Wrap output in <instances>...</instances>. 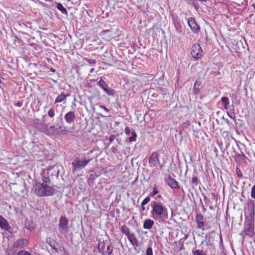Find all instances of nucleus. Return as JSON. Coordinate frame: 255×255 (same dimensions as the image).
I'll list each match as a JSON object with an SVG mask.
<instances>
[{
    "mask_svg": "<svg viewBox=\"0 0 255 255\" xmlns=\"http://www.w3.org/2000/svg\"><path fill=\"white\" fill-rule=\"evenodd\" d=\"M248 209L245 211V224L244 228L245 234L250 237L255 235L254 222L255 205L253 201L250 200L247 204Z\"/></svg>",
    "mask_w": 255,
    "mask_h": 255,
    "instance_id": "1",
    "label": "nucleus"
},
{
    "mask_svg": "<svg viewBox=\"0 0 255 255\" xmlns=\"http://www.w3.org/2000/svg\"><path fill=\"white\" fill-rule=\"evenodd\" d=\"M151 208L150 216L155 221L162 223L168 219V209L162 203L153 202Z\"/></svg>",
    "mask_w": 255,
    "mask_h": 255,
    "instance_id": "2",
    "label": "nucleus"
},
{
    "mask_svg": "<svg viewBox=\"0 0 255 255\" xmlns=\"http://www.w3.org/2000/svg\"><path fill=\"white\" fill-rule=\"evenodd\" d=\"M34 193L39 197L51 196L54 194L55 189L44 184L37 183L33 187Z\"/></svg>",
    "mask_w": 255,
    "mask_h": 255,
    "instance_id": "3",
    "label": "nucleus"
},
{
    "mask_svg": "<svg viewBox=\"0 0 255 255\" xmlns=\"http://www.w3.org/2000/svg\"><path fill=\"white\" fill-rule=\"evenodd\" d=\"M91 161V159L85 157L84 158L80 157L75 158L72 162V171L73 173L80 171L84 168Z\"/></svg>",
    "mask_w": 255,
    "mask_h": 255,
    "instance_id": "4",
    "label": "nucleus"
},
{
    "mask_svg": "<svg viewBox=\"0 0 255 255\" xmlns=\"http://www.w3.org/2000/svg\"><path fill=\"white\" fill-rule=\"evenodd\" d=\"M113 248L109 241H99L98 243V250L102 255H112Z\"/></svg>",
    "mask_w": 255,
    "mask_h": 255,
    "instance_id": "5",
    "label": "nucleus"
},
{
    "mask_svg": "<svg viewBox=\"0 0 255 255\" xmlns=\"http://www.w3.org/2000/svg\"><path fill=\"white\" fill-rule=\"evenodd\" d=\"M206 247L208 248L205 249L204 246H202V249H195L192 250L193 255H208V250L211 251L210 255H212L215 253V248L211 243H206Z\"/></svg>",
    "mask_w": 255,
    "mask_h": 255,
    "instance_id": "6",
    "label": "nucleus"
},
{
    "mask_svg": "<svg viewBox=\"0 0 255 255\" xmlns=\"http://www.w3.org/2000/svg\"><path fill=\"white\" fill-rule=\"evenodd\" d=\"M190 54L194 60H198L202 57L203 56V51L199 44L195 43L192 45Z\"/></svg>",
    "mask_w": 255,
    "mask_h": 255,
    "instance_id": "7",
    "label": "nucleus"
},
{
    "mask_svg": "<svg viewBox=\"0 0 255 255\" xmlns=\"http://www.w3.org/2000/svg\"><path fill=\"white\" fill-rule=\"evenodd\" d=\"M68 220L65 216H61L59 219L58 229L59 232L62 234H67L68 232Z\"/></svg>",
    "mask_w": 255,
    "mask_h": 255,
    "instance_id": "8",
    "label": "nucleus"
},
{
    "mask_svg": "<svg viewBox=\"0 0 255 255\" xmlns=\"http://www.w3.org/2000/svg\"><path fill=\"white\" fill-rule=\"evenodd\" d=\"M97 85L101 88L109 96H114L115 91L109 88L107 84L102 78L98 82Z\"/></svg>",
    "mask_w": 255,
    "mask_h": 255,
    "instance_id": "9",
    "label": "nucleus"
},
{
    "mask_svg": "<svg viewBox=\"0 0 255 255\" xmlns=\"http://www.w3.org/2000/svg\"><path fill=\"white\" fill-rule=\"evenodd\" d=\"M149 163L151 167H157L160 165L159 154L155 152H153L149 158Z\"/></svg>",
    "mask_w": 255,
    "mask_h": 255,
    "instance_id": "10",
    "label": "nucleus"
},
{
    "mask_svg": "<svg viewBox=\"0 0 255 255\" xmlns=\"http://www.w3.org/2000/svg\"><path fill=\"white\" fill-rule=\"evenodd\" d=\"M196 222L198 229L204 230L207 225L204 222V216L201 214H198L196 216Z\"/></svg>",
    "mask_w": 255,
    "mask_h": 255,
    "instance_id": "11",
    "label": "nucleus"
},
{
    "mask_svg": "<svg viewBox=\"0 0 255 255\" xmlns=\"http://www.w3.org/2000/svg\"><path fill=\"white\" fill-rule=\"evenodd\" d=\"M165 182L172 189L179 188L178 182L170 176H168L165 178Z\"/></svg>",
    "mask_w": 255,
    "mask_h": 255,
    "instance_id": "12",
    "label": "nucleus"
},
{
    "mask_svg": "<svg viewBox=\"0 0 255 255\" xmlns=\"http://www.w3.org/2000/svg\"><path fill=\"white\" fill-rule=\"evenodd\" d=\"M188 25L194 33H198L200 31V28L194 18L191 17L188 20Z\"/></svg>",
    "mask_w": 255,
    "mask_h": 255,
    "instance_id": "13",
    "label": "nucleus"
},
{
    "mask_svg": "<svg viewBox=\"0 0 255 255\" xmlns=\"http://www.w3.org/2000/svg\"><path fill=\"white\" fill-rule=\"evenodd\" d=\"M0 228L8 232L11 229L7 220L1 215H0Z\"/></svg>",
    "mask_w": 255,
    "mask_h": 255,
    "instance_id": "14",
    "label": "nucleus"
},
{
    "mask_svg": "<svg viewBox=\"0 0 255 255\" xmlns=\"http://www.w3.org/2000/svg\"><path fill=\"white\" fill-rule=\"evenodd\" d=\"M62 115H60V117H58L59 121L56 123V126H52L50 127L49 129L52 130V133H57L58 131V130L64 125L63 121L62 119Z\"/></svg>",
    "mask_w": 255,
    "mask_h": 255,
    "instance_id": "15",
    "label": "nucleus"
},
{
    "mask_svg": "<svg viewBox=\"0 0 255 255\" xmlns=\"http://www.w3.org/2000/svg\"><path fill=\"white\" fill-rule=\"evenodd\" d=\"M28 245V241L26 239H19L16 241L13 246L14 249H23Z\"/></svg>",
    "mask_w": 255,
    "mask_h": 255,
    "instance_id": "16",
    "label": "nucleus"
},
{
    "mask_svg": "<svg viewBox=\"0 0 255 255\" xmlns=\"http://www.w3.org/2000/svg\"><path fill=\"white\" fill-rule=\"evenodd\" d=\"M64 119L66 122L68 124H71L74 122L76 119L75 112L73 111H70L66 113L64 116Z\"/></svg>",
    "mask_w": 255,
    "mask_h": 255,
    "instance_id": "17",
    "label": "nucleus"
},
{
    "mask_svg": "<svg viewBox=\"0 0 255 255\" xmlns=\"http://www.w3.org/2000/svg\"><path fill=\"white\" fill-rule=\"evenodd\" d=\"M128 240L133 246H137L138 242L133 233H130L127 236Z\"/></svg>",
    "mask_w": 255,
    "mask_h": 255,
    "instance_id": "18",
    "label": "nucleus"
},
{
    "mask_svg": "<svg viewBox=\"0 0 255 255\" xmlns=\"http://www.w3.org/2000/svg\"><path fill=\"white\" fill-rule=\"evenodd\" d=\"M69 94H65L63 92L61 93L55 100V103H59L63 102L64 103L66 102L67 97Z\"/></svg>",
    "mask_w": 255,
    "mask_h": 255,
    "instance_id": "19",
    "label": "nucleus"
},
{
    "mask_svg": "<svg viewBox=\"0 0 255 255\" xmlns=\"http://www.w3.org/2000/svg\"><path fill=\"white\" fill-rule=\"evenodd\" d=\"M153 221L150 219H147L144 221L143 227L145 229H150L153 225Z\"/></svg>",
    "mask_w": 255,
    "mask_h": 255,
    "instance_id": "20",
    "label": "nucleus"
},
{
    "mask_svg": "<svg viewBox=\"0 0 255 255\" xmlns=\"http://www.w3.org/2000/svg\"><path fill=\"white\" fill-rule=\"evenodd\" d=\"M200 82L198 81H196L194 85L193 93L195 95H198L200 92Z\"/></svg>",
    "mask_w": 255,
    "mask_h": 255,
    "instance_id": "21",
    "label": "nucleus"
},
{
    "mask_svg": "<svg viewBox=\"0 0 255 255\" xmlns=\"http://www.w3.org/2000/svg\"><path fill=\"white\" fill-rule=\"evenodd\" d=\"M221 101L224 105V108L225 110H228V105L230 103L229 99L228 97H222Z\"/></svg>",
    "mask_w": 255,
    "mask_h": 255,
    "instance_id": "22",
    "label": "nucleus"
},
{
    "mask_svg": "<svg viewBox=\"0 0 255 255\" xmlns=\"http://www.w3.org/2000/svg\"><path fill=\"white\" fill-rule=\"evenodd\" d=\"M57 8L60 10L63 14H67L66 9L64 7L61 3H58L56 5Z\"/></svg>",
    "mask_w": 255,
    "mask_h": 255,
    "instance_id": "23",
    "label": "nucleus"
},
{
    "mask_svg": "<svg viewBox=\"0 0 255 255\" xmlns=\"http://www.w3.org/2000/svg\"><path fill=\"white\" fill-rule=\"evenodd\" d=\"M185 1L188 4L193 5L196 9H198L199 5L196 2L195 0H185Z\"/></svg>",
    "mask_w": 255,
    "mask_h": 255,
    "instance_id": "24",
    "label": "nucleus"
},
{
    "mask_svg": "<svg viewBox=\"0 0 255 255\" xmlns=\"http://www.w3.org/2000/svg\"><path fill=\"white\" fill-rule=\"evenodd\" d=\"M58 131H60L61 133L62 134H67L70 132L68 128L64 126V125L62 126V127L58 130Z\"/></svg>",
    "mask_w": 255,
    "mask_h": 255,
    "instance_id": "25",
    "label": "nucleus"
},
{
    "mask_svg": "<svg viewBox=\"0 0 255 255\" xmlns=\"http://www.w3.org/2000/svg\"><path fill=\"white\" fill-rule=\"evenodd\" d=\"M121 231L126 236H127L130 233L129 231V229L126 225L121 227Z\"/></svg>",
    "mask_w": 255,
    "mask_h": 255,
    "instance_id": "26",
    "label": "nucleus"
},
{
    "mask_svg": "<svg viewBox=\"0 0 255 255\" xmlns=\"http://www.w3.org/2000/svg\"><path fill=\"white\" fill-rule=\"evenodd\" d=\"M132 136L129 137L128 140L130 142L135 141L137 137V135L135 131L131 132Z\"/></svg>",
    "mask_w": 255,
    "mask_h": 255,
    "instance_id": "27",
    "label": "nucleus"
},
{
    "mask_svg": "<svg viewBox=\"0 0 255 255\" xmlns=\"http://www.w3.org/2000/svg\"><path fill=\"white\" fill-rule=\"evenodd\" d=\"M48 115L51 118H53L54 117V116H55V110H54V109L53 107L49 109V110L48 111Z\"/></svg>",
    "mask_w": 255,
    "mask_h": 255,
    "instance_id": "28",
    "label": "nucleus"
},
{
    "mask_svg": "<svg viewBox=\"0 0 255 255\" xmlns=\"http://www.w3.org/2000/svg\"><path fill=\"white\" fill-rule=\"evenodd\" d=\"M158 193V190L155 185L153 188V190L151 193L149 194L150 196L153 197Z\"/></svg>",
    "mask_w": 255,
    "mask_h": 255,
    "instance_id": "29",
    "label": "nucleus"
},
{
    "mask_svg": "<svg viewBox=\"0 0 255 255\" xmlns=\"http://www.w3.org/2000/svg\"><path fill=\"white\" fill-rule=\"evenodd\" d=\"M42 183L41 184H44L46 185H48L50 183V178L49 177L43 176L42 177Z\"/></svg>",
    "mask_w": 255,
    "mask_h": 255,
    "instance_id": "30",
    "label": "nucleus"
},
{
    "mask_svg": "<svg viewBox=\"0 0 255 255\" xmlns=\"http://www.w3.org/2000/svg\"><path fill=\"white\" fill-rule=\"evenodd\" d=\"M150 196L146 197L141 202V206H144L147 204L150 200Z\"/></svg>",
    "mask_w": 255,
    "mask_h": 255,
    "instance_id": "31",
    "label": "nucleus"
},
{
    "mask_svg": "<svg viewBox=\"0 0 255 255\" xmlns=\"http://www.w3.org/2000/svg\"><path fill=\"white\" fill-rule=\"evenodd\" d=\"M236 171V173H237V176L239 178H242L243 177V174H242V172L241 171V170L239 168L237 167Z\"/></svg>",
    "mask_w": 255,
    "mask_h": 255,
    "instance_id": "32",
    "label": "nucleus"
},
{
    "mask_svg": "<svg viewBox=\"0 0 255 255\" xmlns=\"http://www.w3.org/2000/svg\"><path fill=\"white\" fill-rule=\"evenodd\" d=\"M86 60L90 65H94L96 63V61L95 59H87Z\"/></svg>",
    "mask_w": 255,
    "mask_h": 255,
    "instance_id": "33",
    "label": "nucleus"
},
{
    "mask_svg": "<svg viewBox=\"0 0 255 255\" xmlns=\"http://www.w3.org/2000/svg\"><path fill=\"white\" fill-rule=\"evenodd\" d=\"M251 196L252 198L255 199V185H254L252 188Z\"/></svg>",
    "mask_w": 255,
    "mask_h": 255,
    "instance_id": "34",
    "label": "nucleus"
},
{
    "mask_svg": "<svg viewBox=\"0 0 255 255\" xmlns=\"http://www.w3.org/2000/svg\"><path fill=\"white\" fill-rule=\"evenodd\" d=\"M198 179L197 177L194 176L192 178L191 182L192 184L196 186L198 184Z\"/></svg>",
    "mask_w": 255,
    "mask_h": 255,
    "instance_id": "35",
    "label": "nucleus"
},
{
    "mask_svg": "<svg viewBox=\"0 0 255 255\" xmlns=\"http://www.w3.org/2000/svg\"><path fill=\"white\" fill-rule=\"evenodd\" d=\"M146 255H153L151 247H148L146 251Z\"/></svg>",
    "mask_w": 255,
    "mask_h": 255,
    "instance_id": "36",
    "label": "nucleus"
},
{
    "mask_svg": "<svg viewBox=\"0 0 255 255\" xmlns=\"http://www.w3.org/2000/svg\"><path fill=\"white\" fill-rule=\"evenodd\" d=\"M17 255H31V254L28 252L21 251L18 253Z\"/></svg>",
    "mask_w": 255,
    "mask_h": 255,
    "instance_id": "37",
    "label": "nucleus"
},
{
    "mask_svg": "<svg viewBox=\"0 0 255 255\" xmlns=\"http://www.w3.org/2000/svg\"><path fill=\"white\" fill-rule=\"evenodd\" d=\"M227 115L230 118H231L232 119H234L235 118V116L234 113H230V112H227Z\"/></svg>",
    "mask_w": 255,
    "mask_h": 255,
    "instance_id": "38",
    "label": "nucleus"
},
{
    "mask_svg": "<svg viewBox=\"0 0 255 255\" xmlns=\"http://www.w3.org/2000/svg\"><path fill=\"white\" fill-rule=\"evenodd\" d=\"M125 133L128 135L130 133V129L128 127H126L125 129Z\"/></svg>",
    "mask_w": 255,
    "mask_h": 255,
    "instance_id": "39",
    "label": "nucleus"
},
{
    "mask_svg": "<svg viewBox=\"0 0 255 255\" xmlns=\"http://www.w3.org/2000/svg\"><path fill=\"white\" fill-rule=\"evenodd\" d=\"M114 139H115V136H114V135H112L110 136L108 140L110 143H112L114 141Z\"/></svg>",
    "mask_w": 255,
    "mask_h": 255,
    "instance_id": "40",
    "label": "nucleus"
},
{
    "mask_svg": "<svg viewBox=\"0 0 255 255\" xmlns=\"http://www.w3.org/2000/svg\"><path fill=\"white\" fill-rule=\"evenodd\" d=\"M100 108L101 109H104L106 112H107L108 113L109 112V110L108 108H107L106 107H105L104 106H101Z\"/></svg>",
    "mask_w": 255,
    "mask_h": 255,
    "instance_id": "41",
    "label": "nucleus"
},
{
    "mask_svg": "<svg viewBox=\"0 0 255 255\" xmlns=\"http://www.w3.org/2000/svg\"><path fill=\"white\" fill-rule=\"evenodd\" d=\"M22 105V102H18L17 103L15 104V106H16L18 107H20Z\"/></svg>",
    "mask_w": 255,
    "mask_h": 255,
    "instance_id": "42",
    "label": "nucleus"
},
{
    "mask_svg": "<svg viewBox=\"0 0 255 255\" xmlns=\"http://www.w3.org/2000/svg\"><path fill=\"white\" fill-rule=\"evenodd\" d=\"M225 121L226 122V123H227L229 125H230V123L228 119L225 120Z\"/></svg>",
    "mask_w": 255,
    "mask_h": 255,
    "instance_id": "43",
    "label": "nucleus"
},
{
    "mask_svg": "<svg viewBox=\"0 0 255 255\" xmlns=\"http://www.w3.org/2000/svg\"><path fill=\"white\" fill-rule=\"evenodd\" d=\"M94 68H92V69L90 70V72L91 73H93V72L94 71Z\"/></svg>",
    "mask_w": 255,
    "mask_h": 255,
    "instance_id": "44",
    "label": "nucleus"
},
{
    "mask_svg": "<svg viewBox=\"0 0 255 255\" xmlns=\"http://www.w3.org/2000/svg\"><path fill=\"white\" fill-rule=\"evenodd\" d=\"M142 207V210L144 211L145 210V208L144 207V206H141Z\"/></svg>",
    "mask_w": 255,
    "mask_h": 255,
    "instance_id": "45",
    "label": "nucleus"
},
{
    "mask_svg": "<svg viewBox=\"0 0 255 255\" xmlns=\"http://www.w3.org/2000/svg\"><path fill=\"white\" fill-rule=\"evenodd\" d=\"M161 197H162V196H161V195H158V196H157V198H161Z\"/></svg>",
    "mask_w": 255,
    "mask_h": 255,
    "instance_id": "46",
    "label": "nucleus"
},
{
    "mask_svg": "<svg viewBox=\"0 0 255 255\" xmlns=\"http://www.w3.org/2000/svg\"><path fill=\"white\" fill-rule=\"evenodd\" d=\"M51 71H52V72H55V70H54V69L52 68V69H51Z\"/></svg>",
    "mask_w": 255,
    "mask_h": 255,
    "instance_id": "47",
    "label": "nucleus"
},
{
    "mask_svg": "<svg viewBox=\"0 0 255 255\" xmlns=\"http://www.w3.org/2000/svg\"><path fill=\"white\" fill-rule=\"evenodd\" d=\"M220 240H221V241H222V237H220Z\"/></svg>",
    "mask_w": 255,
    "mask_h": 255,
    "instance_id": "48",
    "label": "nucleus"
},
{
    "mask_svg": "<svg viewBox=\"0 0 255 255\" xmlns=\"http://www.w3.org/2000/svg\"><path fill=\"white\" fill-rule=\"evenodd\" d=\"M182 192L184 193V190H183V189H182Z\"/></svg>",
    "mask_w": 255,
    "mask_h": 255,
    "instance_id": "49",
    "label": "nucleus"
}]
</instances>
